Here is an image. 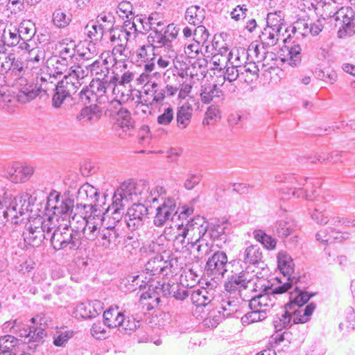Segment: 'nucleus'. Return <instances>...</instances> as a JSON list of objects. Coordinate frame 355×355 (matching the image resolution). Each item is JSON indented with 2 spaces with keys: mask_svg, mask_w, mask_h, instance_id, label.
<instances>
[{
  "mask_svg": "<svg viewBox=\"0 0 355 355\" xmlns=\"http://www.w3.org/2000/svg\"><path fill=\"white\" fill-rule=\"evenodd\" d=\"M2 67L7 83L13 85L18 89L16 95L18 102L26 103L37 96L38 89L28 78V64L21 57L14 53L5 55V63Z\"/></svg>",
  "mask_w": 355,
  "mask_h": 355,
  "instance_id": "nucleus-1",
  "label": "nucleus"
},
{
  "mask_svg": "<svg viewBox=\"0 0 355 355\" xmlns=\"http://www.w3.org/2000/svg\"><path fill=\"white\" fill-rule=\"evenodd\" d=\"M209 222L202 216H197L187 223L177 225L176 232L173 238L175 244L184 247L196 248L198 256L202 257L211 252L212 243L207 239Z\"/></svg>",
  "mask_w": 355,
  "mask_h": 355,
  "instance_id": "nucleus-2",
  "label": "nucleus"
},
{
  "mask_svg": "<svg viewBox=\"0 0 355 355\" xmlns=\"http://www.w3.org/2000/svg\"><path fill=\"white\" fill-rule=\"evenodd\" d=\"M178 260L171 257L164 260L161 254H157L150 259L146 263L144 271L137 275H128L123 281L132 284L128 288L130 291H135V286L139 285L140 289H145L148 284L163 277L172 278L177 272ZM126 284V283H125Z\"/></svg>",
  "mask_w": 355,
  "mask_h": 355,
  "instance_id": "nucleus-3",
  "label": "nucleus"
},
{
  "mask_svg": "<svg viewBox=\"0 0 355 355\" xmlns=\"http://www.w3.org/2000/svg\"><path fill=\"white\" fill-rule=\"evenodd\" d=\"M166 193L162 187H151L148 182L140 180L138 182L132 180L125 181L118 188V194L120 201L130 202L149 203L150 207L153 205L158 204L159 199H163V195Z\"/></svg>",
  "mask_w": 355,
  "mask_h": 355,
  "instance_id": "nucleus-4",
  "label": "nucleus"
},
{
  "mask_svg": "<svg viewBox=\"0 0 355 355\" xmlns=\"http://www.w3.org/2000/svg\"><path fill=\"white\" fill-rule=\"evenodd\" d=\"M277 182L284 184L279 191V198L282 200H290L291 198H304L307 200H315L317 188L309 179L300 174L280 173L275 175Z\"/></svg>",
  "mask_w": 355,
  "mask_h": 355,
  "instance_id": "nucleus-5",
  "label": "nucleus"
},
{
  "mask_svg": "<svg viewBox=\"0 0 355 355\" xmlns=\"http://www.w3.org/2000/svg\"><path fill=\"white\" fill-rule=\"evenodd\" d=\"M30 198L28 193L13 196L10 191H3V194L0 193V222L6 220L18 224L19 218L28 210Z\"/></svg>",
  "mask_w": 355,
  "mask_h": 355,
  "instance_id": "nucleus-6",
  "label": "nucleus"
},
{
  "mask_svg": "<svg viewBox=\"0 0 355 355\" xmlns=\"http://www.w3.org/2000/svg\"><path fill=\"white\" fill-rule=\"evenodd\" d=\"M322 10L326 17H333L336 26H339V38L350 37L355 33V13L352 8L342 7L338 9L335 0H324Z\"/></svg>",
  "mask_w": 355,
  "mask_h": 355,
  "instance_id": "nucleus-7",
  "label": "nucleus"
},
{
  "mask_svg": "<svg viewBox=\"0 0 355 355\" xmlns=\"http://www.w3.org/2000/svg\"><path fill=\"white\" fill-rule=\"evenodd\" d=\"M293 291L289 293V302L285 304V308L293 311V322L305 323L310 320L311 315L316 308L314 302L308 304L302 310L296 309L307 303L314 293H309L305 291L306 286L300 285V280L297 283H293Z\"/></svg>",
  "mask_w": 355,
  "mask_h": 355,
  "instance_id": "nucleus-8",
  "label": "nucleus"
},
{
  "mask_svg": "<svg viewBox=\"0 0 355 355\" xmlns=\"http://www.w3.org/2000/svg\"><path fill=\"white\" fill-rule=\"evenodd\" d=\"M107 28L110 31V41L113 46L112 54L114 60L117 62L128 59L130 55V51L127 46L132 35V30L125 26L121 28Z\"/></svg>",
  "mask_w": 355,
  "mask_h": 355,
  "instance_id": "nucleus-9",
  "label": "nucleus"
},
{
  "mask_svg": "<svg viewBox=\"0 0 355 355\" xmlns=\"http://www.w3.org/2000/svg\"><path fill=\"white\" fill-rule=\"evenodd\" d=\"M108 91L112 92V85L110 79L96 80L79 92V101L84 105L92 103H105L108 100L106 95Z\"/></svg>",
  "mask_w": 355,
  "mask_h": 355,
  "instance_id": "nucleus-10",
  "label": "nucleus"
},
{
  "mask_svg": "<svg viewBox=\"0 0 355 355\" xmlns=\"http://www.w3.org/2000/svg\"><path fill=\"white\" fill-rule=\"evenodd\" d=\"M342 223L346 226L355 227V219L349 218H342L339 216H334L330 220V226L320 230L315 235L317 241L323 243L332 242H342L349 239V233L340 232L333 226H337Z\"/></svg>",
  "mask_w": 355,
  "mask_h": 355,
  "instance_id": "nucleus-11",
  "label": "nucleus"
},
{
  "mask_svg": "<svg viewBox=\"0 0 355 355\" xmlns=\"http://www.w3.org/2000/svg\"><path fill=\"white\" fill-rule=\"evenodd\" d=\"M74 207L73 200L69 197L62 196L56 191L51 192L47 198L46 209L66 222L71 218Z\"/></svg>",
  "mask_w": 355,
  "mask_h": 355,
  "instance_id": "nucleus-12",
  "label": "nucleus"
},
{
  "mask_svg": "<svg viewBox=\"0 0 355 355\" xmlns=\"http://www.w3.org/2000/svg\"><path fill=\"white\" fill-rule=\"evenodd\" d=\"M241 271H232L225 283V289L230 295H241V291L246 289L253 280L254 275L248 271V268L244 269L241 265Z\"/></svg>",
  "mask_w": 355,
  "mask_h": 355,
  "instance_id": "nucleus-13",
  "label": "nucleus"
},
{
  "mask_svg": "<svg viewBox=\"0 0 355 355\" xmlns=\"http://www.w3.org/2000/svg\"><path fill=\"white\" fill-rule=\"evenodd\" d=\"M178 31L179 30L173 24H170L164 28V30L163 28L153 30V32L148 35L147 42L155 50L163 46L169 49L172 46V42L177 38Z\"/></svg>",
  "mask_w": 355,
  "mask_h": 355,
  "instance_id": "nucleus-14",
  "label": "nucleus"
},
{
  "mask_svg": "<svg viewBox=\"0 0 355 355\" xmlns=\"http://www.w3.org/2000/svg\"><path fill=\"white\" fill-rule=\"evenodd\" d=\"M162 198L159 199V203L157 204V206L155 204L153 205L156 209V214L153 220V223L156 227H162L169 219L173 220V217L178 213L179 209H177L173 198L166 196L165 193Z\"/></svg>",
  "mask_w": 355,
  "mask_h": 355,
  "instance_id": "nucleus-15",
  "label": "nucleus"
},
{
  "mask_svg": "<svg viewBox=\"0 0 355 355\" xmlns=\"http://www.w3.org/2000/svg\"><path fill=\"white\" fill-rule=\"evenodd\" d=\"M262 251L259 245H250L241 249L236 256V259L233 261V266L236 263L241 265L244 269L248 268L250 271V266H258L262 262Z\"/></svg>",
  "mask_w": 355,
  "mask_h": 355,
  "instance_id": "nucleus-16",
  "label": "nucleus"
},
{
  "mask_svg": "<svg viewBox=\"0 0 355 355\" xmlns=\"http://www.w3.org/2000/svg\"><path fill=\"white\" fill-rule=\"evenodd\" d=\"M215 297V291L213 289L201 287L191 291V300L196 305L195 314L197 315L205 310L210 311L212 308V301Z\"/></svg>",
  "mask_w": 355,
  "mask_h": 355,
  "instance_id": "nucleus-17",
  "label": "nucleus"
},
{
  "mask_svg": "<svg viewBox=\"0 0 355 355\" xmlns=\"http://www.w3.org/2000/svg\"><path fill=\"white\" fill-rule=\"evenodd\" d=\"M227 257L226 253L217 251L207 259L205 270L207 275L213 276V278L220 279L223 277L227 271Z\"/></svg>",
  "mask_w": 355,
  "mask_h": 355,
  "instance_id": "nucleus-18",
  "label": "nucleus"
},
{
  "mask_svg": "<svg viewBox=\"0 0 355 355\" xmlns=\"http://www.w3.org/2000/svg\"><path fill=\"white\" fill-rule=\"evenodd\" d=\"M148 214L147 205L133 202V205L128 209L125 216V220L128 228L131 230L138 229L142 226L144 218Z\"/></svg>",
  "mask_w": 355,
  "mask_h": 355,
  "instance_id": "nucleus-19",
  "label": "nucleus"
},
{
  "mask_svg": "<svg viewBox=\"0 0 355 355\" xmlns=\"http://www.w3.org/2000/svg\"><path fill=\"white\" fill-rule=\"evenodd\" d=\"M121 243L119 230L114 227H102L96 241L97 246L105 250H114Z\"/></svg>",
  "mask_w": 355,
  "mask_h": 355,
  "instance_id": "nucleus-20",
  "label": "nucleus"
},
{
  "mask_svg": "<svg viewBox=\"0 0 355 355\" xmlns=\"http://www.w3.org/2000/svg\"><path fill=\"white\" fill-rule=\"evenodd\" d=\"M277 267L279 271L283 275L284 278L286 279L285 282H290L291 288L293 283H297L301 280L300 276L293 275L294 272V263L291 257L286 252L282 251L278 253L277 257Z\"/></svg>",
  "mask_w": 355,
  "mask_h": 355,
  "instance_id": "nucleus-21",
  "label": "nucleus"
},
{
  "mask_svg": "<svg viewBox=\"0 0 355 355\" xmlns=\"http://www.w3.org/2000/svg\"><path fill=\"white\" fill-rule=\"evenodd\" d=\"M277 279L282 284L278 286L273 287V285L270 284L268 280L259 278L257 276V275H255L253 276V280L252 281L253 283L252 292L259 293L269 292L277 294H283L290 290L291 283L283 282L282 280L279 279L278 278H277Z\"/></svg>",
  "mask_w": 355,
  "mask_h": 355,
  "instance_id": "nucleus-22",
  "label": "nucleus"
},
{
  "mask_svg": "<svg viewBox=\"0 0 355 355\" xmlns=\"http://www.w3.org/2000/svg\"><path fill=\"white\" fill-rule=\"evenodd\" d=\"M178 287V284L171 281V278L166 279L162 277L155 282L148 284L147 287L149 293H147L148 297L151 298V294L155 293L162 295L163 297L172 295L173 290Z\"/></svg>",
  "mask_w": 355,
  "mask_h": 355,
  "instance_id": "nucleus-23",
  "label": "nucleus"
},
{
  "mask_svg": "<svg viewBox=\"0 0 355 355\" xmlns=\"http://www.w3.org/2000/svg\"><path fill=\"white\" fill-rule=\"evenodd\" d=\"M76 83H69L64 79L59 81L53 95V106L55 108L60 107L67 97L76 92Z\"/></svg>",
  "mask_w": 355,
  "mask_h": 355,
  "instance_id": "nucleus-24",
  "label": "nucleus"
},
{
  "mask_svg": "<svg viewBox=\"0 0 355 355\" xmlns=\"http://www.w3.org/2000/svg\"><path fill=\"white\" fill-rule=\"evenodd\" d=\"M25 243L33 247H38L41 245L44 239H48L49 236L40 225L31 223L23 234Z\"/></svg>",
  "mask_w": 355,
  "mask_h": 355,
  "instance_id": "nucleus-25",
  "label": "nucleus"
},
{
  "mask_svg": "<svg viewBox=\"0 0 355 355\" xmlns=\"http://www.w3.org/2000/svg\"><path fill=\"white\" fill-rule=\"evenodd\" d=\"M155 51V49L149 43L140 46L136 51L137 57L144 63V69L146 72H153L155 69L157 55Z\"/></svg>",
  "mask_w": 355,
  "mask_h": 355,
  "instance_id": "nucleus-26",
  "label": "nucleus"
},
{
  "mask_svg": "<svg viewBox=\"0 0 355 355\" xmlns=\"http://www.w3.org/2000/svg\"><path fill=\"white\" fill-rule=\"evenodd\" d=\"M20 42L17 23L7 24L0 35V49L7 50L6 47H14Z\"/></svg>",
  "mask_w": 355,
  "mask_h": 355,
  "instance_id": "nucleus-27",
  "label": "nucleus"
},
{
  "mask_svg": "<svg viewBox=\"0 0 355 355\" xmlns=\"http://www.w3.org/2000/svg\"><path fill=\"white\" fill-rule=\"evenodd\" d=\"M275 295L278 294L266 292L254 295L248 300L250 309H259L266 313L275 304Z\"/></svg>",
  "mask_w": 355,
  "mask_h": 355,
  "instance_id": "nucleus-28",
  "label": "nucleus"
},
{
  "mask_svg": "<svg viewBox=\"0 0 355 355\" xmlns=\"http://www.w3.org/2000/svg\"><path fill=\"white\" fill-rule=\"evenodd\" d=\"M201 101L205 104L211 102L218 103L224 100V94L217 85L206 83L201 85L200 89Z\"/></svg>",
  "mask_w": 355,
  "mask_h": 355,
  "instance_id": "nucleus-29",
  "label": "nucleus"
},
{
  "mask_svg": "<svg viewBox=\"0 0 355 355\" xmlns=\"http://www.w3.org/2000/svg\"><path fill=\"white\" fill-rule=\"evenodd\" d=\"M116 13L119 17L124 20L123 26L128 27L130 30L137 32L135 23V15L133 12V6L130 1H123L118 4Z\"/></svg>",
  "mask_w": 355,
  "mask_h": 355,
  "instance_id": "nucleus-30",
  "label": "nucleus"
},
{
  "mask_svg": "<svg viewBox=\"0 0 355 355\" xmlns=\"http://www.w3.org/2000/svg\"><path fill=\"white\" fill-rule=\"evenodd\" d=\"M230 225L227 222L222 223H209V230L207 232V239L209 243L211 241H219L225 243L227 240V234L230 232Z\"/></svg>",
  "mask_w": 355,
  "mask_h": 355,
  "instance_id": "nucleus-31",
  "label": "nucleus"
},
{
  "mask_svg": "<svg viewBox=\"0 0 355 355\" xmlns=\"http://www.w3.org/2000/svg\"><path fill=\"white\" fill-rule=\"evenodd\" d=\"M69 68V71L67 74L64 75V80L71 83H76L77 88L81 85L80 83V80H83L85 77L90 75L89 63L85 62H77Z\"/></svg>",
  "mask_w": 355,
  "mask_h": 355,
  "instance_id": "nucleus-32",
  "label": "nucleus"
},
{
  "mask_svg": "<svg viewBox=\"0 0 355 355\" xmlns=\"http://www.w3.org/2000/svg\"><path fill=\"white\" fill-rule=\"evenodd\" d=\"M135 73L130 71H125L121 76L112 71L110 80L112 85V93L116 96L119 94L121 96L124 95L122 88L129 85L135 78Z\"/></svg>",
  "mask_w": 355,
  "mask_h": 355,
  "instance_id": "nucleus-33",
  "label": "nucleus"
},
{
  "mask_svg": "<svg viewBox=\"0 0 355 355\" xmlns=\"http://www.w3.org/2000/svg\"><path fill=\"white\" fill-rule=\"evenodd\" d=\"M76 49L77 46L74 40L64 39L59 42L56 55L71 63H74V60H78Z\"/></svg>",
  "mask_w": 355,
  "mask_h": 355,
  "instance_id": "nucleus-34",
  "label": "nucleus"
},
{
  "mask_svg": "<svg viewBox=\"0 0 355 355\" xmlns=\"http://www.w3.org/2000/svg\"><path fill=\"white\" fill-rule=\"evenodd\" d=\"M270 229L275 236L284 239L294 234L296 224L291 219L279 220L276 221Z\"/></svg>",
  "mask_w": 355,
  "mask_h": 355,
  "instance_id": "nucleus-35",
  "label": "nucleus"
},
{
  "mask_svg": "<svg viewBox=\"0 0 355 355\" xmlns=\"http://www.w3.org/2000/svg\"><path fill=\"white\" fill-rule=\"evenodd\" d=\"M193 107L189 103L179 106L176 112V126L180 130L186 129L191 123L193 116Z\"/></svg>",
  "mask_w": 355,
  "mask_h": 355,
  "instance_id": "nucleus-36",
  "label": "nucleus"
},
{
  "mask_svg": "<svg viewBox=\"0 0 355 355\" xmlns=\"http://www.w3.org/2000/svg\"><path fill=\"white\" fill-rule=\"evenodd\" d=\"M69 225L64 223L63 227H58L50 236L51 245L55 250H66L69 235Z\"/></svg>",
  "mask_w": 355,
  "mask_h": 355,
  "instance_id": "nucleus-37",
  "label": "nucleus"
},
{
  "mask_svg": "<svg viewBox=\"0 0 355 355\" xmlns=\"http://www.w3.org/2000/svg\"><path fill=\"white\" fill-rule=\"evenodd\" d=\"M89 66L90 75L94 76L96 80H108L110 78V71L105 60H96L89 63Z\"/></svg>",
  "mask_w": 355,
  "mask_h": 355,
  "instance_id": "nucleus-38",
  "label": "nucleus"
},
{
  "mask_svg": "<svg viewBox=\"0 0 355 355\" xmlns=\"http://www.w3.org/2000/svg\"><path fill=\"white\" fill-rule=\"evenodd\" d=\"M241 295L235 294H229L227 293L225 297L221 300L220 309L224 316L227 318L231 316L238 311Z\"/></svg>",
  "mask_w": 355,
  "mask_h": 355,
  "instance_id": "nucleus-39",
  "label": "nucleus"
},
{
  "mask_svg": "<svg viewBox=\"0 0 355 355\" xmlns=\"http://www.w3.org/2000/svg\"><path fill=\"white\" fill-rule=\"evenodd\" d=\"M196 317L202 319L203 325L208 328L216 327L223 318H227L223 315L221 311L214 310V306H212L210 311L205 310L200 314H198Z\"/></svg>",
  "mask_w": 355,
  "mask_h": 355,
  "instance_id": "nucleus-40",
  "label": "nucleus"
},
{
  "mask_svg": "<svg viewBox=\"0 0 355 355\" xmlns=\"http://www.w3.org/2000/svg\"><path fill=\"white\" fill-rule=\"evenodd\" d=\"M72 63L59 57L57 55H54L51 57L48 61V68L51 70V72L53 76L62 75L64 73L69 71V65Z\"/></svg>",
  "mask_w": 355,
  "mask_h": 355,
  "instance_id": "nucleus-41",
  "label": "nucleus"
},
{
  "mask_svg": "<svg viewBox=\"0 0 355 355\" xmlns=\"http://www.w3.org/2000/svg\"><path fill=\"white\" fill-rule=\"evenodd\" d=\"M89 106H87L82 109L80 113L78 115L77 119L80 121H97L102 115V110L96 103H90Z\"/></svg>",
  "mask_w": 355,
  "mask_h": 355,
  "instance_id": "nucleus-42",
  "label": "nucleus"
},
{
  "mask_svg": "<svg viewBox=\"0 0 355 355\" xmlns=\"http://www.w3.org/2000/svg\"><path fill=\"white\" fill-rule=\"evenodd\" d=\"M35 223L40 225L44 232L50 236L54 230H58V227H63L65 222L62 221L61 218L52 214L46 219L38 218L35 220Z\"/></svg>",
  "mask_w": 355,
  "mask_h": 355,
  "instance_id": "nucleus-43",
  "label": "nucleus"
},
{
  "mask_svg": "<svg viewBox=\"0 0 355 355\" xmlns=\"http://www.w3.org/2000/svg\"><path fill=\"white\" fill-rule=\"evenodd\" d=\"M80 226L79 230H83L82 232V239L90 241H96L98 236L100 234L102 227H98L94 223L87 220V219H81Z\"/></svg>",
  "mask_w": 355,
  "mask_h": 355,
  "instance_id": "nucleus-44",
  "label": "nucleus"
},
{
  "mask_svg": "<svg viewBox=\"0 0 355 355\" xmlns=\"http://www.w3.org/2000/svg\"><path fill=\"white\" fill-rule=\"evenodd\" d=\"M293 311L284 307L282 313H277L273 319V325L277 331L291 327L293 322Z\"/></svg>",
  "mask_w": 355,
  "mask_h": 355,
  "instance_id": "nucleus-45",
  "label": "nucleus"
},
{
  "mask_svg": "<svg viewBox=\"0 0 355 355\" xmlns=\"http://www.w3.org/2000/svg\"><path fill=\"white\" fill-rule=\"evenodd\" d=\"M56 82L55 76L51 74H45L37 78V83L34 85L36 87L37 91V96L40 92H44V94L49 95V92H54L58 85Z\"/></svg>",
  "mask_w": 355,
  "mask_h": 355,
  "instance_id": "nucleus-46",
  "label": "nucleus"
},
{
  "mask_svg": "<svg viewBox=\"0 0 355 355\" xmlns=\"http://www.w3.org/2000/svg\"><path fill=\"white\" fill-rule=\"evenodd\" d=\"M205 17V10L199 6H191L189 7L184 15L187 22L193 26H198L202 22Z\"/></svg>",
  "mask_w": 355,
  "mask_h": 355,
  "instance_id": "nucleus-47",
  "label": "nucleus"
},
{
  "mask_svg": "<svg viewBox=\"0 0 355 355\" xmlns=\"http://www.w3.org/2000/svg\"><path fill=\"white\" fill-rule=\"evenodd\" d=\"M140 324V320H136L132 315L125 316L122 313L116 327L121 333L130 335L139 328Z\"/></svg>",
  "mask_w": 355,
  "mask_h": 355,
  "instance_id": "nucleus-48",
  "label": "nucleus"
},
{
  "mask_svg": "<svg viewBox=\"0 0 355 355\" xmlns=\"http://www.w3.org/2000/svg\"><path fill=\"white\" fill-rule=\"evenodd\" d=\"M193 76H189L187 73L184 71L178 72L176 78L178 86L180 87L178 96L184 98L191 92L193 87Z\"/></svg>",
  "mask_w": 355,
  "mask_h": 355,
  "instance_id": "nucleus-49",
  "label": "nucleus"
},
{
  "mask_svg": "<svg viewBox=\"0 0 355 355\" xmlns=\"http://www.w3.org/2000/svg\"><path fill=\"white\" fill-rule=\"evenodd\" d=\"M118 194V189L115 191L114 194L113 196V202L111 206L109 207L107 209V212L111 211L112 218L114 220L119 222L123 214H124V207L129 205L128 201H120V197H119Z\"/></svg>",
  "mask_w": 355,
  "mask_h": 355,
  "instance_id": "nucleus-50",
  "label": "nucleus"
},
{
  "mask_svg": "<svg viewBox=\"0 0 355 355\" xmlns=\"http://www.w3.org/2000/svg\"><path fill=\"white\" fill-rule=\"evenodd\" d=\"M280 33L281 31L266 26L259 35L262 45L266 47L275 46L280 38Z\"/></svg>",
  "mask_w": 355,
  "mask_h": 355,
  "instance_id": "nucleus-51",
  "label": "nucleus"
},
{
  "mask_svg": "<svg viewBox=\"0 0 355 355\" xmlns=\"http://www.w3.org/2000/svg\"><path fill=\"white\" fill-rule=\"evenodd\" d=\"M98 190L88 183L82 185L78 191V198L88 200L91 205L98 200Z\"/></svg>",
  "mask_w": 355,
  "mask_h": 355,
  "instance_id": "nucleus-52",
  "label": "nucleus"
},
{
  "mask_svg": "<svg viewBox=\"0 0 355 355\" xmlns=\"http://www.w3.org/2000/svg\"><path fill=\"white\" fill-rule=\"evenodd\" d=\"M230 64H233L234 67H242L243 64L246 63L248 60V52L244 48H235L228 52Z\"/></svg>",
  "mask_w": 355,
  "mask_h": 355,
  "instance_id": "nucleus-53",
  "label": "nucleus"
},
{
  "mask_svg": "<svg viewBox=\"0 0 355 355\" xmlns=\"http://www.w3.org/2000/svg\"><path fill=\"white\" fill-rule=\"evenodd\" d=\"M122 313L119 311V307H110L103 313V321L106 327L115 328L119 325Z\"/></svg>",
  "mask_w": 355,
  "mask_h": 355,
  "instance_id": "nucleus-54",
  "label": "nucleus"
},
{
  "mask_svg": "<svg viewBox=\"0 0 355 355\" xmlns=\"http://www.w3.org/2000/svg\"><path fill=\"white\" fill-rule=\"evenodd\" d=\"M20 41H30L35 33L34 24L31 21H23L17 24Z\"/></svg>",
  "mask_w": 355,
  "mask_h": 355,
  "instance_id": "nucleus-55",
  "label": "nucleus"
},
{
  "mask_svg": "<svg viewBox=\"0 0 355 355\" xmlns=\"http://www.w3.org/2000/svg\"><path fill=\"white\" fill-rule=\"evenodd\" d=\"M145 94L153 96L152 103L155 104L162 103L166 98L164 88L160 87L156 82L148 84Z\"/></svg>",
  "mask_w": 355,
  "mask_h": 355,
  "instance_id": "nucleus-56",
  "label": "nucleus"
},
{
  "mask_svg": "<svg viewBox=\"0 0 355 355\" xmlns=\"http://www.w3.org/2000/svg\"><path fill=\"white\" fill-rule=\"evenodd\" d=\"M19 344V340L12 335L0 337V355H12V350Z\"/></svg>",
  "mask_w": 355,
  "mask_h": 355,
  "instance_id": "nucleus-57",
  "label": "nucleus"
},
{
  "mask_svg": "<svg viewBox=\"0 0 355 355\" xmlns=\"http://www.w3.org/2000/svg\"><path fill=\"white\" fill-rule=\"evenodd\" d=\"M297 27L299 29L303 28L304 32L302 33L305 35L307 33H310L313 36L318 35L322 30L323 25L320 20H317L314 23H308V21H305L304 20H299L296 22V26L295 28Z\"/></svg>",
  "mask_w": 355,
  "mask_h": 355,
  "instance_id": "nucleus-58",
  "label": "nucleus"
},
{
  "mask_svg": "<svg viewBox=\"0 0 355 355\" xmlns=\"http://www.w3.org/2000/svg\"><path fill=\"white\" fill-rule=\"evenodd\" d=\"M254 238L261 243L267 250H274L277 245V240L270 235L267 234L261 230H256L253 232Z\"/></svg>",
  "mask_w": 355,
  "mask_h": 355,
  "instance_id": "nucleus-59",
  "label": "nucleus"
},
{
  "mask_svg": "<svg viewBox=\"0 0 355 355\" xmlns=\"http://www.w3.org/2000/svg\"><path fill=\"white\" fill-rule=\"evenodd\" d=\"M266 27L274 28L277 31H282L284 24V19L282 11L270 12L267 15Z\"/></svg>",
  "mask_w": 355,
  "mask_h": 355,
  "instance_id": "nucleus-60",
  "label": "nucleus"
},
{
  "mask_svg": "<svg viewBox=\"0 0 355 355\" xmlns=\"http://www.w3.org/2000/svg\"><path fill=\"white\" fill-rule=\"evenodd\" d=\"M106 25L103 24H97L96 23L87 24L85 27L87 35L92 41H98L103 36L104 31L106 29Z\"/></svg>",
  "mask_w": 355,
  "mask_h": 355,
  "instance_id": "nucleus-61",
  "label": "nucleus"
},
{
  "mask_svg": "<svg viewBox=\"0 0 355 355\" xmlns=\"http://www.w3.org/2000/svg\"><path fill=\"white\" fill-rule=\"evenodd\" d=\"M160 114L157 116V122L160 125H168L173 121L175 112L171 105L159 109Z\"/></svg>",
  "mask_w": 355,
  "mask_h": 355,
  "instance_id": "nucleus-62",
  "label": "nucleus"
},
{
  "mask_svg": "<svg viewBox=\"0 0 355 355\" xmlns=\"http://www.w3.org/2000/svg\"><path fill=\"white\" fill-rule=\"evenodd\" d=\"M250 310L251 311L247 313L241 318V322L244 325L261 321L266 318V313L264 311H261L259 309Z\"/></svg>",
  "mask_w": 355,
  "mask_h": 355,
  "instance_id": "nucleus-63",
  "label": "nucleus"
},
{
  "mask_svg": "<svg viewBox=\"0 0 355 355\" xmlns=\"http://www.w3.org/2000/svg\"><path fill=\"white\" fill-rule=\"evenodd\" d=\"M209 33L203 26L198 25L193 32V40L198 44L208 48V39Z\"/></svg>",
  "mask_w": 355,
  "mask_h": 355,
  "instance_id": "nucleus-64",
  "label": "nucleus"
}]
</instances>
